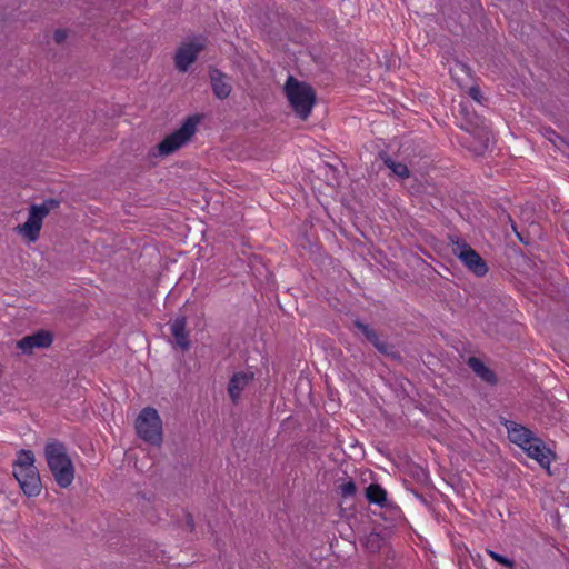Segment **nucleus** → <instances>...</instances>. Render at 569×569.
Instances as JSON below:
<instances>
[{
  "label": "nucleus",
  "mask_w": 569,
  "mask_h": 569,
  "mask_svg": "<svg viewBox=\"0 0 569 569\" xmlns=\"http://www.w3.org/2000/svg\"><path fill=\"white\" fill-rule=\"evenodd\" d=\"M170 331L174 338V342L182 350L190 348L189 335L187 331V319L184 316L177 317L170 323Z\"/></svg>",
  "instance_id": "obj_14"
},
{
  "label": "nucleus",
  "mask_w": 569,
  "mask_h": 569,
  "mask_svg": "<svg viewBox=\"0 0 569 569\" xmlns=\"http://www.w3.org/2000/svg\"><path fill=\"white\" fill-rule=\"evenodd\" d=\"M385 164L398 177L408 178L409 169L405 163L396 162L391 158L385 159Z\"/></svg>",
  "instance_id": "obj_19"
},
{
  "label": "nucleus",
  "mask_w": 569,
  "mask_h": 569,
  "mask_svg": "<svg viewBox=\"0 0 569 569\" xmlns=\"http://www.w3.org/2000/svg\"><path fill=\"white\" fill-rule=\"evenodd\" d=\"M457 66H458L462 71H465V72H467V73L470 71V68H469V67H467L465 63L458 62V64H457Z\"/></svg>",
  "instance_id": "obj_27"
},
{
  "label": "nucleus",
  "mask_w": 569,
  "mask_h": 569,
  "mask_svg": "<svg viewBox=\"0 0 569 569\" xmlns=\"http://www.w3.org/2000/svg\"><path fill=\"white\" fill-rule=\"evenodd\" d=\"M187 525L190 527L191 530L194 528V521L191 515L187 516Z\"/></svg>",
  "instance_id": "obj_26"
},
{
  "label": "nucleus",
  "mask_w": 569,
  "mask_h": 569,
  "mask_svg": "<svg viewBox=\"0 0 569 569\" xmlns=\"http://www.w3.org/2000/svg\"><path fill=\"white\" fill-rule=\"evenodd\" d=\"M283 90L296 114L302 120L307 119L316 103V92L312 87L289 76Z\"/></svg>",
  "instance_id": "obj_2"
},
{
  "label": "nucleus",
  "mask_w": 569,
  "mask_h": 569,
  "mask_svg": "<svg viewBox=\"0 0 569 569\" xmlns=\"http://www.w3.org/2000/svg\"><path fill=\"white\" fill-rule=\"evenodd\" d=\"M452 252L475 276L483 277L488 272L486 261L466 241L459 239L455 241Z\"/></svg>",
  "instance_id": "obj_6"
},
{
  "label": "nucleus",
  "mask_w": 569,
  "mask_h": 569,
  "mask_svg": "<svg viewBox=\"0 0 569 569\" xmlns=\"http://www.w3.org/2000/svg\"><path fill=\"white\" fill-rule=\"evenodd\" d=\"M58 207L59 201L56 199H47L41 204H31L27 221L17 226L16 231L29 242H36L40 237L43 219Z\"/></svg>",
  "instance_id": "obj_3"
},
{
  "label": "nucleus",
  "mask_w": 569,
  "mask_h": 569,
  "mask_svg": "<svg viewBox=\"0 0 569 569\" xmlns=\"http://www.w3.org/2000/svg\"><path fill=\"white\" fill-rule=\"evenodd\" d=\"M53 38L56 40L57 43H61L66 40L67 38V32L64 30H56L54 31V34H53Z\"/></svg>",
  "instance_id": "obj_25"
},
{
  "label": "nucleus",
  "mask_w": 569,
  "mask_h": 569,
  "mask_svg": "<svg viewBox=\"0 0 569 569\" xmlns=\"http://www.w3.org/2000/svg\"><path fill=\"white\" fill-rule=\"evenodd\" d=\"M44 457L57 485L61 488L70 487L74 479V467L66 446L56 440L48 442Z\"/></svg>",
  "instance_id": "obj_1"
},
{
  "label": "nucleus",
  "mask_w": 569,
  "mask_h": 569,
  "mask_svg": "<svg viewBox=\"0 0 569 569\" xmlns=\"http://www.w3.org/2000/svg\"><path fill=\"white\" fill-rule=\"evenodd\" d=\"M517 236H518L519 240L523 241L522 237L519 233H517Z\"/></svg>",
  "instance_id": "obj_28"
},
{
  "label": "nucleus",
  "mask_w": 569,
  "mask_h": 569,
  "mask_svg": "<svg viewBox=\"0 0 569 569\" xmlns=\"http://www.w3.org/2000/svg\"><path fill=\"white\" fill-rule=\"evenodd\" d=\"M53 341L52 335L47 330H39L26 336L17 342V347L27 355L32 353L36 348H48Z\"/></svg>",
  "instance_id": "obj_11"
},
{
  "label": "nucleus",
  "mask_w": 569,
  "mask_h": 569,
  "mask_svg": "<svg viewBox=\"0 0 569 569\" xmlns=\"http://www.w3.org/2000/svg\"><path fill=\"white\" fill-rule=\"evenodd\" d=\"M366 498L370 503L380 507L387 506V491L378 483H371L366 488Z\"/></svg>",
  "instance_id": "obj_17"
},
{
  "label": "nucleus",
  "mask_w": 569,
  "mask_h": 569,
  "mask_svg": "<svg viewBox=\"0 0 569 569\" xmlns=\"http://www.w3.org/2000/svg\"><path fill=\"white\" fill-rule=\"evenodd\" d=\"M381 546V537L379 533H370L366 540V547L371 551H378Z\"/></svg>",
  "instance_id": "obj_23"
},
{
  "label": "nucleus",
  "mask_w": 569,
  "mask_h": 569,
  "mask_svg": "<svg viewBox=\"0 0 569 569\" xmlns=\"http://www.w3.org/2000/svg\"><path fill=\"white\" fill-rule=\"evenodd\" d=\"M487 553L498 563H500L509 569H515L516 563L512 559H509L506 556H502L493 550H487Z\"/></svg>",
  "instance_id": "obj_22"
},
{
  "label": "nucleus",
  "mask_w": 569,
  "mask_h": 569,
  "mask_svg": "<svg viewBox=\"0 0 569 569\" xmlns=\"http://www.w3.org/2000/svg\"><path fill=\"white\" fill-rule=\"evenodd\" d=\"M199 121L198 116L188 117L178 130L167 136L158 144L159 154L168 156L180 149L196 133Z\"/></svg>",
  "instance_id": "obj_5"
},
{
  "label": "nucleus",
  "mask_w": 569,
  "mask_h": 569,
  "mask_svg": "<svg viewBox=\"0 0 569 569\" xmlns=\"http://www.w3.org/2000/svg\"><path fill=\"white\" fill-rule=\"evenodd\" d=\"M136 430L138 436L150 445L160 446L163 440L162 420L152 407H146L140 411L136 420Z\"/></svg>",
  "instance_id": "obj_4"
},
{
  "label": "nucleus",
  "mask_w": 569,
  "mask_h": 569,
  "mask_svg": "<svg viewBox=\"0 0 569 569\" xmlns=\"http://www.w3.org/2000/svg\"><path fill=\"white\" fill-rule=\"evenodd\" d=\"M541 133L555 148L561 149L563 147L565 140L552 128H543Z\"/></svg>",
  "instance_id": "obj_20"
},
{
  "label": "nucleus",
  "mask_w": 569,
  "mask_h": 569,
  "mask_svg": "<svg viewBox=\"0 0 569 569\" xmlns=\"http://www.w3.org/2000/svg\"><path fill=\"white\" fill-rule=\"evenodd\" d=\"M355 327H357L361 332L366 336V338L375 346V348L382 355L395 357V352L392 350V346L387 343L386 341L380 340L376 330L371 329L369 326L365 325L360 320L355 321Z\"/></svg>",
  "instance_id": "obj_13"
},
{
  "label": "nucleus",
  "mask_w": 569,
  "mask_h": 569,
  "mask_svg": "<svg viewBox=\"0 0 569 569\" xmlns=\"http://www.w3.org/2000/svg\"><path fill=\"white\" fill-rule=\"evenodd\" d=\"M210 80L213 94L218 99H227L231 93V86L227 81V77L218 69L210 70Z\"/></svg>",
  "instance_id": "obj_15"
},
{
  "label": "nucleus",
  "mask_w": 569,
  "mask_h": 569,
  "mask_svg": "<svg viewBox=\"0 0 569 569\" xmlns=\"http://www.w3.org/2000/svg\"><path fill=\"white\" fill-rule=\"evenodd\" d=\"M501 425L506 428L509 440L520 448L528 445V441L535 437L530 429L518 422L502 419Z\"/></svg>",
  "instance_id": "obj_12"
},
{
  "label": "nucleus",
  "mask_w": 569,
  "mask_h": 569,
  "mask_svg": "<svg viewBox=\"0 0 569 569\" xmlns=\"http://www.w3.org/2000/svg\"><path fill=\"white\" fill-rule=\"evenodd\" d=\"M468 366L483 381L491 385L496 383L497 379L495 372L490 370L479 358L470 357L468 359Z\"/></svg>",
  "instance_id": "obj_16"
},
{
  "label": "nucleus",
  "mask_w": 569,
  "mask_h": 569,
  "mask_svg": "<svg viewBox=\"0 0 569 569\" xmlns=\"http://www.w3.org/2000/svg\"><path fill=\"white\" fill-rule=\"evenodd\" d=\"M29 468H36L34 466V455L31 450H20L18 453V458L13 465V472L19 470H26Z\"/></svg>",
  "instance_id": "obj_18"
},
{
  "label": "nucleus",
  "mask_w": 569,
  "mask_h": 569,
  "mask_svg": "<svg viewBox=\"0 0 569 569\" xmlns=\"http://www.w3.org/2000/svg\"><path fill=\"white\" fill-rule=\"evenodd\" d=\"M204 43L200 40L183 43L177 51L174 61L179 71L186 72L190 64L198 58Z\"/></svg>",
  "instance_id": "obj_8"
},
{
  "label": "nucleus",
  "mask_w": 569,
  "mask_h": 569,
  "mask_svg": "<svg viewBox=\"0 0 569 569\" xmlns=\"http://www.w3.org/2000/svg\"><path fill=\"white\" fill-rule=\"evenodd\" d=\"M339 492L342 498H351L357 493V486L353 480H347L339 486Z\"/></svg>",
  "instance_id": "obj_21"
},
{
  "label": "nucleus",
  "mask_w": 569,
  "mask_h": 569,
  "mask_svg": "<svg viewBox=\"0 0 569 569\" xmlns=\"http://www.w3.org/2000/svg\"><path fill=\"white\" fill-rule=\"evenodd\" d=\"M13 476L26 496L37 497L40 493L42 486L37 467L16 471Z\"/></svg>",
  "instance_id": "obj_7"
},
{
  "label": "nucleus",
  "mask_w": 569,
  "mask_h": 569,
  "mask_svg": "<svg viewBox=\"0 0 569 569\" xmlns=\"http://www.w3.org/2000/svg\"><path fill=\"white\" fill-rule=\"evenodd\" d=\"M521 449L528 457L538 461L542 468H550L552 452L540 438L535 436L528 441V445H525Z\"/></svg>",
  "instance_id": "obj_10"
},
{
  "label": "nucleus",
  "mask_w": 569,
  "mask_h": 569,
  "mask_svg": "<svg viewBox=\"0 0 569 569\" xmlns=\"http://www.w3.org/2000/svg\"><path fill=\"white\" fill-rule=\"evenodd\" d=\"M469 96L477 102H481L482 92L478 86H473L469 89Z\"/></svg>",
  "instance_id": "obj_24"
},
{
  "label": "nucleus",
  "mask_w": 569,
  "mask_h": 569,
  "mask_svg": "<svg viewBox=\"0 0 569 569\" xmlns=\"http://www.w3.org/2000/svg\"><path fill=\"white\" fill-rule=\"evenodd\" d=\"M254 373L252 371L234 372L229 379L227 392L233 405H238L243 390L253 381Z\"/></svg>",
  "instance_id": "obj_9"
}]
</instances>
